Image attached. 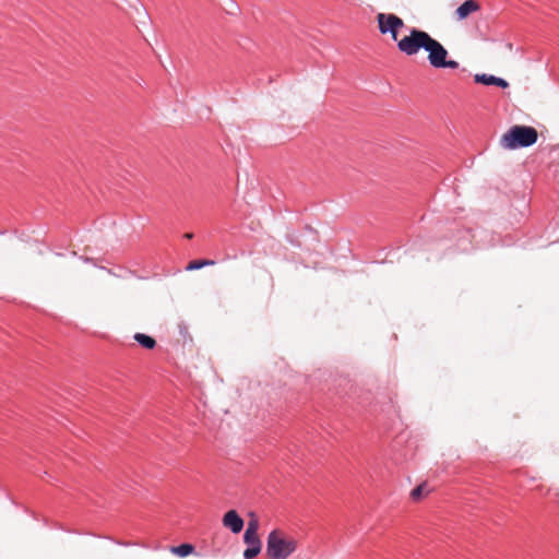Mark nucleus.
I'll return each mask as SVG.
<instances>
[{
  "label": "nucleus",
  "instance_id": "f257e3e1",
  "mask_svg": "<svg viewBox=\"0 0 559 559\" xmlns=\"http://www.w3.org/2000/svg\"><path fill=\"white\" fill-rule=\"evenodd\" d=\"M421 49L428 52L429 63L433 68L457 69L459 62L447 60L448 50L427 32L416 27L409 28V33L399 43V50L406 56H415Z\"/></svg>",
  "mask_w": 559,
  "mask_h": 559
},
{
  "label": "nucleus",
  "instance_id": "f03ea898",
  "mask_svg": "<svg viewBox=\"0 0 559 559\" xmlns=\"http://www.w3.org/2000/svg\"><path fill=\"white\" fill-rule=\"evenodd\" d=\"M297 548L298 540L281 530L267 535L265 554L270 559H287Z\"/></svg>",
  "mask_w": 559,
  "mask_h": 559
},
{
  "label": "nucleus",
  "instance_id": "7ed1b4c3",
  "mask_svg": "<svg viewBox=\"0 0 559 559\" xmlns=\"http://www.w3.org/2000/svg\"><path fill=\"white\" fill-rule=\"evenodd\" d=\"M538 132L534 127L515 124L500 139V145L506 150L527 147L536 143Z\"/></svg>",
  "mask_w": 559,
  "mask_h": 559
},
{
  "label": "nucleus",
  "instance_id": "20e7f679",
  "mask_svg": "<svg viewBox=\"0 0 559 559\" xmlns=\"http://www.w3.org/2000/svg\"><path fill=\"white\" fill-rule=\"evenodd\" d=\"M376 19L379 32L382 35L390 34L399 46V43L403 40V37L399 38V32L405 26L404 21L393 13H378Z\"/></svg>",
  "mask_w": 559,
  "mask_h": 559
},
{
  "label": "nucleus",
  "instance_id": "39448f33",
  "mask_svg": "<svg viewBox=\"0 0 559 559\" xmlns=\"http://www.w3.org/2000/svg\"><path fill=\"white\" fill-rule=\"evenodd\" d=\"M259 530V521L254 516V514H251V519L248 522L245 535H243V542L248 545V547H262L260 537L258 535Z\"/></svg>",
  "mask_w": 559,
  "mask_h": 559
},
{
  "label": "nucleus",
  "instance_id": "423d86ee",
  "mask_svg": "<svg viewBox=\"0 0 559 559\" xmlns=\"http://www.w3.org/2000/svg\"><path fill=\"white\" fill-rule=\"evenodd\" d=\"M223 525L230 528L235 534L240 533L243 527V520L238 515L235 510L225 513L223 518Z\"/></svg>",
  "mask_w": 559,
  "mask_h": 559
},
{
  "label": "nucleus",
  "instance_id": "0eeeda50",
  "mask_svg": "<svg viewBox=\"0 0 559 559\" xmlns=\"http://www.w3.org/2000/svg\"><path fill=\"white\" fill-rule=\"evenodd\" d=\"M479 9L480 5L476 0H466L455 10L454 14L457 21H463Z\"/></svg>",
  "mask_w": 559,
  "mask_h": 559
},
{
  "label": "nucleus",
  "instance_id": "6e6552de",
  "mask_svg": "<svg viewBox=\"0 0 559 559\" xmlns=\"http://www.w3.org/2000/svg\"><path fill=\"white\" fill-rule=\"evenodd\" d=\"M134 340L144 348L153 349L156 346V341L146 334L135 333Z\"/></svg>",
  "mask_w": 559,
  "mask_h": 559
},
{
  "label": "nucleus",
  "instance_id": "1a4fd4ad",
  "mask_svg": "<svg viewBox=\"0 0 559 559\" xmlns=\"http://www.w3.org/2000/svg\"><path fill=\"white\" fill-rule=\"evenodd\" d=\"M429 492L430 489L428 488L427 483H421L419 486H417L411 491V497L414 501H419L424 497L428 496Z\"/></svg>",
  "mask_w": 559,
  "mask_h": 559
},
{
  "label": "nucleus",
  "instance_id": "9d476101",
  "mask_svg": "<svg viewBox=\"0 0 559 559\" xmlns=\"http://www.w3.org/2000/svg\"><path fill=\"white\" fill-rule=\"evenodd\" d=\"M170 551L179 557H187L194 551V547L191 544H181L179 546L171 547Z\"/></svg>",
  "mask_w": 559,
  "mask_h": 559
},
{
  "label": "nucleus",
  "instance_id": "9b49d317",
  "mask_svg": "<svg viewBox=\"0 0 559 559\" xmlns=\"http://www.w3.org/2000/svg\"><path fill=\"white\" fill-rule=\"evenodd\" d=\"M215 262L213 260H193L191 262L188 263V265L186 266V270L187 271H194V270H199L203 266H209V265H214Z\"/></svg>",
  "mask_w": 559,
  "mask_h": 559
},
{
  "label": "nucleus",
  "instance_id": "f8f14e48",
  "mask_svg": "<svg viewBox=\"0 0 559 559\" xmlns=\"http://www.w3.org/2000/svg\"><path fill=\"white\" fill-rule=\"evenodd\" d=\"M496 78L493 75L487 74H476L474 76L476 83L485 84V85H495Z\"/></svg>",
  "mask_w": 559,
  "mask_h": 559
},
{
  "label": "nucleus",
  "instance_id": "ddd939ff",
  "mask_svg": "<svg viewBox=\"0 0 559 559\" xmlns=\"http://www.w3.org/2000/svg\"><path fill=\"white\" fill-rule=\"evenodd\" d=\"M261 548L262 547H248L245 551H243V557L246 559H252L254 557H257L260 551H261Z\"/></svg>",
  "mask_w": 559,
  "mask_h": 559
},
{
  "label": "nucleus",
  "instance_id": "4468645a",
  "mask_svg": "<svg viewBox=\"0 0 559 559\" xmlns=\"http://www.w3.org/2000/svg\"><path fill=\"white\" fill-rule=\"evenodd\" d=\"M495 85L502 87V88H507L509 86V83L501 78H496Z\"/></svg>",
  "mask_w": 559,
  "mask_h": 559
},
{
  "label": "nucleus",
  "instance_id": "2eb2a0df",
  "mask_svg": "<svg viewBox=\"0 0 559 559\" xmlns=\"http://www.w3.org/2000/svg\"><path fill=\"white\" fill-rule=\"evenodd\" d=\"M192 237H193V234H191V233L185 234V238H187V239H192Z\"/></svg>",
  "mask_w": 559,
  "mask_h": 559
}]
</instances>
